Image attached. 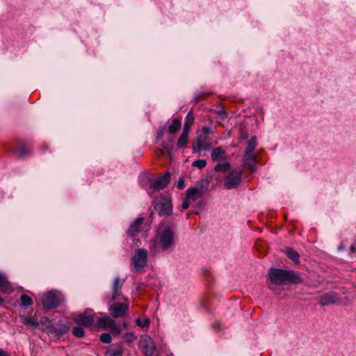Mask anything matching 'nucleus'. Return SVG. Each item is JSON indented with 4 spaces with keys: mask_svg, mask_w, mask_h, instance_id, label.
Segmentation results:
<instances>
[{
    "mask_svg": "<svg viewBox=\"0 0 356 356\" xmlns=\"http://www.w3.org/2000/svg\"><path fill=\"white\" fill-rule=\"evenodd\" d=\"M177 188L179 190H182L184 186H185V184H184V179L183 177H180L178 180V181L177 182Z\"/></svg>",
    "mask_w": 356,
    "mask_h": 356,
    "instance_id": "obj_39",
    "label": "nucleus"
},
{
    "mask_svg": "<svg viewBox=\"0 0 356 356\" xmlns=\"http://www.w3.org/2000/svg\"><path fill=\"white\" fill-rule=\"evenodd\" d=\"M256 161H247L246 162H243L244 168L248 170L250 172H254L257 170L256 166Z\"/></svg>",
    "mask_w": 356,
    "mask_h": 356,
    "instance_id": "obj_27",
    "label": "nucleus"
},
{
    "mask_svg": "<svg viewBox=\"0 0 356 356\" xmlns=\"http://www.w3.org/2000/svg\"><path fill=\"white\" fill-rule=\"evenodd\" d=\"M3 302V299L0 296V304Z\"/></svg>",
    "mask_w": 356,
    "mask_h": 356,
    "instance_id": "obj_45",
    "label": "nucleus"
},
{
    "mask_svg": "<svg viewBox=\"0 0 356 356\" xmlns=\"http://www.w3.org/2000/svg\"><path fill=\"white\" fill-rule=\"evenodd\" d=\"M350 250H351L352 252H354L355 251V247L353 245H352L350 247Z\"/></svg>",
    "mask_w": 356,
    "mask_h": 356,
    "instance_id": "obj_44",
    "label": "nucleus"
},
{
    "mask_svg": "<svg viewBox=\"0 0 356 356\" xmlns=\"http://www.w3.org/2000/svg\"><path fill=\"white\" fill-rule=\"evenodd\" d=\"M285 253L287 257L295 263L299 262V254L291 248H286Z\"/></svg>",
    "mask_w": 356,
    "mask_h": 356,
    "instance_id": "obj_24",
    "label": "nucleus"
},
{
    "mask_svg": "<svg viewBox=\"0 0 356 356\" xmlns=\"http://www.w3.org/2000/svg\"><path fill=\"white\" fill-rule=\"evenodd\" d=\"M195 122V116L192 111H189L184 119V131H189Z\"/></svg>",
    "mask_w": 356,
    "mask_h": 356,
    "instance_id": "obj_20",
    "label": "nucleus"
},
{
    "mask_svg": "<svg viewBox=\"0 0 356 356\" xmlns=\"http://www.w3.org/2000/svg\"><path fill=\"white\" fill-rule=\"evenodd\" d=\"M40 299L43 308L50 310L57 308L63 302V297L60 292L51 291L42 294Z\"/></svg>",
    "mask_w": 356,
    "mask_h": 356,
    "instance_id": "obj_4",
    "label": "nucleus"
},
{
    "mask_svg": "<svg viewBox=\"0 0 356 356\" xmlns=\"http://www.w3.org/2000/svg\"><path fill=\"white\" fill-rule=\"evenodd\" d=\"M163 136V131H161L160 132L158 133L157 136H156V139L157 140L161 139Z\"/></svg>",
    "mask_w": 356,
    "mask_h": 356,
    "instance_id": "obj_42",
    "label": "nucleus"
},
{
    "mask_svg": "<svg viewBox=\"0 0 356 356\" xmlns=\"http://www.w3.org/2000/svg\"><path fill=\"white\" fill-rule=\"evenodd\" d=\"M127 323L126 322H124L123 323V327H127Z\"/></svg>",
    "mask_w": 356,
    "mask_h": 356,
    "instance_id": "obj_46",
    "label": "nucleus"
},
{
    "mask_svg": "<svg viewBox=\"0 0 356 356\" xmlns=\"http://www.w3.org/2000/svg\"><path fill=\"white\" fill-rule=\"evenodd\" d=\"M204 201L201 200V201L198 202L196 207L198 208V209H201V208H202L204 207Z\"/></svg>",
    "mask_w": 356,
    "mask_h": 356,
    "instance_id": "obj_40",
    "label": "nucleus"
},
{
    "mask_svg": "<svg viewBox=\"0 0 356 356\" xmlns=\"http://www.w3.org/2000/svg\"><path fill=\"white\" fill-rule=\"evenodd\" d=\"M257 146V138L256 136H252L248 141L247 147H246L245 151L253 153V152L254 151Z\"/></svg>",
    "mask_w": 356,
    "mask_h": 356,
    "instance_id": "obj_26",
    "label": "nucleus"
},
{
    "mask_svg": "<svg viewBox=\"0 0 356 356\" xmlns=\"http://www.w3.org/2000/svg\"><path fill=\"white\" fill-rule=\"evenodd\" d=\"M24 323L33 328H37L39 326V322L36 318H26L24 321Z\"/></svg>",
    "mask_w": 356,
    "mask_h": 356,
    "instance_id": "obj_30",
    "label": "nucleus"
},
{
    "mask_svg": "<svg viewBox=\"0 0 356 356\" xmlns=\"http://www.w3.org/2000/svg\"><path fill=\"white\" fill-rule=\"evenodd\" d=\"M257 160V156L255 154H253L252 152H248L247 151H245V153L243 154L242 161L243 162H246L247 161H256Z\"/></svg>",
    "mask_w": 356,
    "mask_h": 356,
    "instance_id": "obj_31",
    "label": "nucleus"
},
{
    "mask_svg": "<svg viewBox=\"0 0 356 356\" xmlns=\"http://www.w3.org/2000/svg\"><path fill=\"white\" fill-rule=\"evenodd\" d=\"M114 323L115 321L108 316H104L102 318H99L97 321L99 326L104 330H108Z\"/></svg>",
    "mask_w": 356,
    "mask_h": 356,
    "instance_id": "obj_21",
    "label": "nucleus"
},
{
    "mask_svg": "<svg viewBox=\"0 0 356 356\" xmlns=\"http://www.w3.org/2000/svg\"><path fill=\"white\" fill-rule=\"evenodd\" d=\"M100 340L103 343H108L111 341V337L108 333H103L100 335Z\"/></svg>",
    "mask_w": 356,
    "mask_h": 356,
    "instance_id": "obj_38",
    "label": "nucleus"
},
{
    "mask_svg": "<svg viewBox=\"0 0 356 356\" xmlns=\"http://www.w3.org/2000/svg\"><path fill=\"white\" fill-rule=\"evenodd\" d=\"M136 323L138 326L140 327H145L149 325V320L148 318H136Z\"/></svg>",
    "mask_w": 356,
    "mask_h": 356,
    "instance_id": "obj_35",
    "label": "nucleus"
},
{
    "mask_svg": "<svg viewBox=\"0 0 356 356\" xmlns=\"http://www.w3.org/2000/svg\"><path fill=\"white\" fill-rule=\"evenodd\" d=\"M21 303L23 306L29 307L33 304V300L26 294H22L20 297Z\"/></svg>",
    "mask_w": 356,
    "mask_h": 356,
    "instance_id": "obj_28",
    "label": "nucleus"
},
{
    "mask_svg": "<svg viewBox=\"0 0 356 356\" xmlns=\"http://www.w3.org/2000/svg\"><path fill=\"white\" fill-rule=\"evenodd\" d=\"M268 277L271 283L277 285L298 284L302 282L299 273L281 268H270Z\"/></svg>",
    "mask_w": 356,
    "mask_h": 356,
    "instance_id": "obj_1",
    "label": "nucleus"
},
{
    "mask_svg": "<svg viewBox=\"0 0 356 356\" xmlns=\"http://www.w3.org/2000/svg\"><path fill=\"white\" fill-rule=\"evenodd\" d=\"M227 154L222 147H218L213 149L211 153V158L213 162L225 161L227 160Z\"/></svg>",
    "mask_w": 356,
    "mask_h": 356,
    "instance_id": "obj_16",
    "label": "nucleus"
},
{
    "mask_svg": "<svg viewBox=\"0 0 356 356\" xmlns=\"http://www.w3.org/2000/svg\"><path fill=\"white\" fill-rule=\"evenodd\" d=\"M189 131H182L181 134L180 135L177 143V148L178 149H184L187 147L188 141H189Z\"/></svg>",
    "mask_w": 356,
    "mask_h": 356,
    "instance_id": "obj_18",
    "label": "nucleus"
},
{
    "mask_svg": "<svg viewBox=\"0 0 356 356\" xmlns=\"http://www.w3.org/2000/svg\"><path fill=\"white\" fill-rule=\"evenodd\" d=\"M175 240V231L171 227H165L158 231L154 238V244L152 250L156 252V248H159L163 252L167 251L172 247Z\"/></svg>",
    "mask_w": 356,
    "mask_h": 356,
    "instance_id": "obj_2",
    "label": "nucleus"
},
{
    "mask_svg": "<svg viewBox=\"0 0 356 356\" xmlns=\"http://www.w3.org/2000/svg\"><path fill=\"white\" fill-rule=\"evenodd\" d=\"M209 181L206 179L197 181L194 187H191L186 191L190 196L193 195L197 199L202 198L209 187Z\"/></svg>",
    "mask_w": 356,
    "mask_h": 356,
    "instance_id": "obj_10",
    "label": "nucleus"
},
{
    "mask_svg": "<svg viewBox=\"0 0 356 356\" xmlns=\"http://www.w3.org/2000/svg\"><path fill=\"white\" fill-rule=\"evenodd\" d=\"M76 323L85 327H89L94 321V312L92 309H87L83 314L74 316Z\"/></svg>",
    "mask_w": 356,
    "mask_h": 356,
    "instance_id": "obj_12",
    "label": "nucleus"
},
{
    "mask_svg": "<svg viewBox=\"0 0 356 356\" xmlns=\"http://www.w3.org/2000/svg\"><path fill=\"white\" fill-rule=\"evenodd\" d=\"M139 348L145 356H157L154 343L152 338L147 334L140 337Z\"/></svg>",
    "mask_w": 356,
    "mask_h": 356,
    "instance_id": "obj_6",
    "label": "nucleus"
},
{
    "mask_svg": "<svg viewBox=\"0 0 356 356\" xmlns=\"http://www.w3.org/2000/svg\"><path fill=\"white\" fill-rule=\"evenodd\" d=\"M17 152L19 153V156L25 157L29 154V150L25 145H21L19 146Z\"/></svg>",
    "mask_w": 356,
    "mask_h": 356,
    "instance_id": "obj_34",
    "label": "nucleus"
},
{
    "mask_svg": "<svg viewBox=\"0 0 356 356\" xmlns=\"http://www.w3.org/2000/svg\"><path fill=\"white\" fill-rule=\"evenodd\" d=\"M124 350L122 346H119L118 347H111L109 350V354L111 356H121L123 354Z\"/></svg>",
    "mask_w": 356,
    "mask_h": 356,
    "instance_id": "obj_29",
    "label": "nucleus"
},
{
    "mask_svg": "<svg viewBox=\"0 0 356 356\" xmlns=\"http://www.w3.org/2000/svg\"><path fill=\"white\" fill-rule=\"evenodd\" d=\"M241 177V171L232 170L225 177L224 185L227 189L236 188L240 185Z\"/></svg>",
    "mask_w": 356,
    "mask_h": 356,
    "instance_id": "obj_9",
    "label": "nucleus"
},
{
    "mask_svg": "<svg viewBox=\"0 0 356 356\" xmlns=\"http://www.w3.org/2000/svg\"><path fill=\"white\" fill-rule=\"evenodd\" d=\"M110 331V332L114 335V336H118L120 334L121 332V329L120 328V327L116 324V323L115 322L113 323V325H112L111 326V327L108 330Z\"/></svg>",
    "mask_w": 356,
    "mask_h": 356,
    "instance_id": "obj_36",
    "label": "nucleus"
},
{
    "mask_svg": "<svg viewBox=\"0 0 356 356\" xmlns=\"http://www.w3.org/2000/svg\"><path fill=\"white\" fill-rule=\"evenodd\" d=\"M72 334L76 337L81 338L84 336L85 332L83 327L77 326L73 328Z\"/></svg>",
    "mask_w": 356,
    "mask_h": 356,
    "instance_id": "obj_32",
    "label": "nucleus"
},
{
    "mask_svg": "<svg viewBox=\"0 0 356 356\" xmlns=\"http://www.w3.org/2000/svg\"><path fill=\"white\" fill-rule=\"evenodd\" d=\"M131 261L134 265L136 271H140L147 265V251L143 248L136 249Z\"/></svg>",
    "mask_w": 356,
    "mask_h": 356,
    "instance_id": "obj_7",
    "label": "nucleus"
},
{
    "mask_svg": "<svg viewBox=\"0 0 356 356\" xmlns=\"http://www.w3.org/2000/svg\"><path fill=\"white\" fill-rule=\"evenodd\" d=\"M170 179V175L168 172L157 177L152 184V187L156 191H160L165 188L168 184Z\"/></svg>",
    "mask_w": 356,
    "mask_h": 356,
    "instance_id": "obj_15",
    "label": "nucleus"
},
{
    "mask_svg": "<svg viewBox=\"0 0 356 356\" xmlns=\"http://www.w3.org/2000/svg\"><path fill=\"white\" fill-rule=\"evenodd\" d=\"M0 291L6 293L13 291V288L8 282L6 277L0 273Z\"/></svg>",
    "mask_w": 356,
    "mask_h": 356,
    "instance_id": "obj_19",
    "label": "nucleus"
},
{
    "mask_svg": "<svg viewBox=\"0 0 356 356\" xmlns=\"http://www.w3.org/2000/svg\"><path fill=\"white\" fill-rule=\"evenodd\" d=\"M0 356H10V355L2 349H0Z\"/></svg>",
    "mask_w": 356,
    "mask_h": 356,
    "instance_id": "obj_41",
    "label": "nucleus"
},
{
    "mask_svg": "<svg viewBox=\"0 0 356 356\" xmlns=\"http://www.w3.org/2000/svg\"><path fill=\"white\" fill-rule=\"evenodd\" d=\"M231 164L229 162L227 161H223V163H218L214 167V170L216 172H227L230 170Z\"/></svg>",
    "mask_w": 356,
    "mask_h": 356,
    "instance_id": "obj_23",
    "label": "nucleus"
},
{
    "mask_svg": "<svg viewBox=\"0 0 356 356\" xmlns=\"http://www.w3.org/2000/svg\"><path fill=\"white\" fill-rule=\"evenodd\" d=\"M123 339L127 342H134L136 339V337L133 332H128L123 335Z\"/></svg>",
    "mask_w": 356,
    "mask_h": 356,
    "instance_id": "obj_37",
    "label": "nucleus"
},
{
    "mask_svg": "<svg viewBox=\"0 0 356 356\" xmlns=\"http://www.w3.org/2000/svg\"><path fill=\"white\" fill-rule=\"evenodd\" d=\"M69 326L66 324L59 323L56 325H49L46 327V332L54 337L59 338L69 330Z\"/></svg>",
    "mask_w": 356,
    "mask_h": 356,
    "instance_id": "obj_11",
    "label": "nucleus"
},
{
    "mask_svg": "<svg viewBox=\"0 0 356 356\" xmlns=\"http://www.w3.org/2000/svg\"><path fill=\"white\" fill-rule=\"evenodd\" d=\"M213 133V131L208 127H203L200 131L197 132V136L193 141L192 151L193 153L201 150H208L211 147L209 142V136Z\"/></svg>",
    "mask_w": 356,
    "mask_h": 356,
    "instance_id": "obj_3",
    "label": "nucleus"
},
{
    "mask_svg": "<svg viewBox=\"0 0 356 356\" xmlns=\"http://www.w3.org/2000/svg\"><path fill=\"white\" fill-rule=\"evenodd\" d=\"M207 163V162L205 159H199L193 161L192 163V166L197 168L199 169H202L206 167Z\"/></svg>",
    "mask_w": 356,
    "mask_h": 356,
    "instance_id": "obj_33",
    "label": "nucleus"
},
{
    "mask_svg": "<svg viewBox=\"0 0 356 356\" xmlns=\"http://www.w3.org/2000/svg\"><path fill=\"white\" fill-rule=\"evenodd\" d=\"M318 303L324 307L331 305H339L341 303V298L333 291L324 293L316 298Z\"/></svg>",
    "mask_w": 356,
    "mask_h": 356,
    "instance_id": "obj_8",
    "label": "nucleus"
},
{
    "mask_svg": "<svg viewBox=\"0 0 356 356\" xmlns=\"http://www.w3.org/2000/svg\"><path fill=\"white\" fill-rule=\"evenodd\" d=\"M197 200L196 197H195L193 195L190 196L188 195V191H186V197L184 200L181 208L183 209H187L191 205L195 203V202Z\"/></svg>",
    "mask_w": 356,
    "mask_h": 356,
    "instance_id": "obj_22",
    "label": "nucleus"
},
{
    "mask_svg": "<svg viewBox=\"0 0 356 356\" xmlns=\"http://www.w3.org/2000/svg\"><path fill=\"white\" fill-rule=\"evenodd\" d=\"M143 220V218H138L133 223H131L127 230V234L130 236H134L138 234L140 229Z\"/></svg>",
    "mask_w": 356,
    "mask_h": 356,
    "instance_id": "obj_17",
    "label": "nucleus"
},
{
    "mask_svg": "<svg viewBox=\"0 0 356 356\" xmlns=\"http://www.w3.org/2000/svg\"><path fill=\"white\" fill-rule=\"evenodd\" d=\"M129 309V305L125 302H116L109 308L110 314L113 318H120L124 316Z\"/></svg>",
    "mask_w": 356,
    "mask_h": 356,
    "instance_id": "obj_13",
    "label": "nucleus"
},
{
    "mask_svg": "<svg viewBox=\"0 0 356 356\" xmlns=\"http://www.w3.org/2000/svg\"><path fill=\"white\" fill-rule=\"evenodd\" d=\"M155 210L160 216H168L172 212V204L170 196L161 195L154 205Z\"/></svg>",
    "mask_w": 356,
    "mask_h": 356,
    "instance_id": "obj_5",
    "label": "nucleus"
},
{
    "mask_svg": "<svg viewBox=\"0 0 356 356\" xmlns=\"http://www.w3.org/2000/svg\"><path fill=\"white\" fill-rule=\"evenodd\" d=\"M163 147L165 148L168 151V152L169 153V154H171L172 152V147H168V146L166 145H163Z\"/></svg>",
    "mask_w": 356,
    "mask_h": 356,
    "instance_id": "obj_43",
    "label": "nucleus"
},
{
    "mask_svg": "<svg viewBox=\"0 0 356 356\" xmlns=\"http://www.w3.org/2000/svg\"><path fill=\"white\" fill-rule=\"evenodd\" d=\"M124 282V280H121L120 277L117 276L115 277L112 284V300H124L122 296L121 289Z\"/></svg>",
    "mask_w": 356,
    "mask_h": 356,
    "instance_id": "obj_14",
    "label": "nucleus"
},
{
    "mask_svg": "<svg viewBox=\"0 0 356 356\" xmlns=\"http://www.w3.org/2000/svg\"><path fill=\"white\" fill-rule=\"evenodd\" d=\"M181 126V121L178 119H174L172 124L168 127L169 133L171 134H175L178 130L180 129Z\"/></svg>",
    "mask_w": 356,
    "mask_h": 356,
    "instance_id": "obj_25",
    "label": "nucleus"
}]
</instances>
